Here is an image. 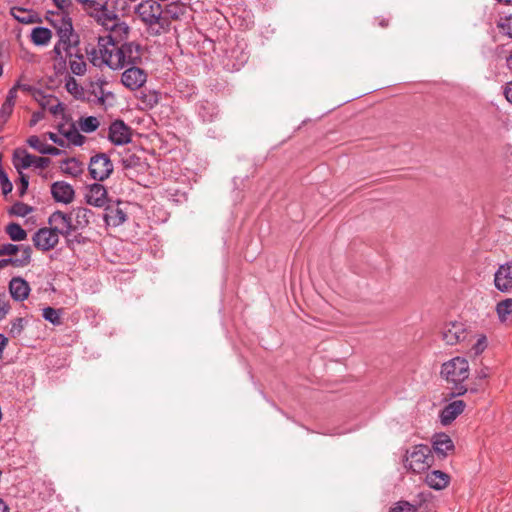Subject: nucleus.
<instances>
[{
	"label": "nucleus",
	"instance_id": "1",
	"mask_svg": "<svg viewBox=\"0 0 512 512\" xmlns=\"http://www.w3.org/2000/svg\"><path fill=\"white\" fill-rule=\"evenodd\" d=\"M94 66L106 65L112 70L125 69L142 62V47L135 42L112 43L109 40H98L96 48L88 52Z\"/></svg>",
	"mask_w": 512,
	"mask_h": 512
},
{
	"label": "nucleus",
	"instance_id": "2",
	"mask_svg": "<svg viewBox=\"0 0 512 512\" xmlns=\"http://www.w3.org/2000/svg\"><path fill=\"white\" fill-rule=\"evenodd\" d=\"M50 25L58 36V42L53 48L56 58H63V54L69 57V68L77 76H82L87 71V64L82 55L73 54L72 50L79 44V36L74 31L72 19L64 13H53L49 18Z\"/></svg>",
	"mask_w": 512,
	"mask_h": 512
},
{
	"label": "nucleus",
	"instance_id": "3",
	"mask_svg": "<svg viewBox=\"0 0 512 512\" xmlns=\"http://www.w3.org/2000/svg\"><path fill=\"white\" fill-rule=\"evenodd\" d=\"M434 462L432 450L427 445H415L406 451L404 467L413 473L427 471Z\"/></svg>",
	"mask_w": 512,
	"mask_h": 512
},
{
	"label": "nucleus",
	"instance_id": "4",
	"mask_svg": "<svg viewBox=\"0 0 512 512\" xmlns=\"http://www.w3.org/2000/svg\"><path fill=\"white\" fill-rule=\"evenodd\" d=\"M441 375L448 382L461 383L469 376V363L462 357L452 358L442 365Z\"/></svg>",
	"mask_w": 512,
	"mask_h": 512
},
{
	"label": "nucleus",
	"instance_id": "5",
	"mask_svg": "<svg viewBox=\"0 0 512 512\" xmlns=\"http://www.w3.org/2000/svg\"><path fill=\"white\" fill-rule=\"evenodd\" d=\"M135 13L149 26L158 24L162 17V6L156 0H144L135 8Z\"/></svg>",
	"mask_w": 512,
	"mask_h": 512
},
{
	"label": "nucleus",
	"instance_id": "6",
	"mask_svg": "<svg viewBox=\"0 0 512 512\" xmlns=\"http://www.w3.org/2000/svg\"><path fill=\"white\" fill-rule=\"evenodd\" d=\"M89 172L93 179L104 181L113 172V164L106 154L100 153L91 157Z\"/></svg>",
	"mask_w": 512,
	"mask_h": 512
},
{
	"label": "nucleus",
	"instance_id": "7",
	"mask_svg": "<svg viewBox=\"0 0 512 512\" xmlns=\"http://www.w3.org/2000/svg\"><path fill=\"white\" fill-rule=\"evenodd\" d=\"M146 81L147 73L138 65H131L125 68L121 76L122 84L132 91L141 88Z\"/></svg>",
	"mask_w": 512,
	"mask_h": 512
},
{
	"label": "nucleus",
	"instance_id": "8",
	"mask_svg": "<svg viewBox=\"0 0 512 512\" xmlns=\"http://www.w3.org/2000/svg\"><path fill=\"white\" fill-rule=\"evenodd\" d=\"M50 228L55 230L58 235L69 236L73 232V219L70 214L62 211L53 212L48 219Z\"/></svg>",
	"mask_w": 512,
	"mask_h": 512
},
{
	"label": "nucleus",
	"instance_id": "9",
	"mask_svg": "<svg viewBox=\"0 0 512 512\" xmlns=\"http://www.w3.org/2000/svg\"><path fill=\"white\" fill-rule=\"evenodd\" d=\"M34 246L42 251L53 249L59 242V235L51 228H41L32 238Z\"/></svg>",
	"mask_w": 512,
	"mask_h": 512
},
{
	"label": "nucleus",
	"instance_id": "10",
	"mask_svg": "<svg viewBox=\"0 0 512 512\" xmlns=\"http://www.w3.org/2000/svg\"><path fill=\"white\" fill-rule=\"evenodd\" d=\"M442 339L448 345H455L466 338V326L462 322L453 321L444 325Z\"/></svg>",
	"mask_w": 512,
	"mask_h": 512
},
{
	"label": "nucleus",
	"instance_id": "11",
	"mask_svg": "<svg viewBox=\"0 0 512 512\" xmlns=\"http://www.w3.org/2000/svg\"><path fill=\"white\" fill-rule=\"evenodd\" d=\"M494 286L502 293L512 290V262H506L497 268L494 274Z\"/></svg>",
	"mask_w": 512,
	"mask_h": 512
},
{
	"label": "nucleus",
	"instance_id": "12",
	"mask_svg": "<svg viewBox=\"0 0 512 512\" xmlns=\"http://www.w3.org/2000/svg\"><path fill=\"white\" fill-rule=\"evenodd\" d=\"M109 140L115 145H124L131 141V129L123 121L116 120L109 127Z\"/></svg>",
	"mask_w": 512,
	"mask_h": 512
},
{
	"label": "nucleus",
	"instance_id": "13",
	"mask_svg": "<svg viewBox=\"0 0 512 512\" xmlns=\"http://www.w3.org/2000/svg\"><path fill=\"white\" fill-rule=\"evenodd\" d=\"M102 5H94L88 11L96 21L101 24L105 29H108L117 19V15L114 11H111L107 7L106 0H100Z\"/></svg>",
	"mask_w": 512,
	"mask_h": 512
},
{
	"label": "nucleus",
	"instance_id": "14",
	"mask_svg": "<svg viewBox=\"0 0 512 512\" xmlns=\"http://www.w3.org/2000/svg\"><path fill=\"white\" fill-rule=\"evenodd\" d=\"M51 195L56 202L70 204L75 197L73 187L65 181H56L51 185Z\"/></svg>",
	"mask_w": 512,
	"mask_h": 512
},
{
	"label": "nucleus",
	"instance_id": "15",
	"mask_svg": "<svg viewBox=\"0 0 512 512\" xmlns=\"http://www.w3.org/2000/svg\"><path fill=\"white\" fill-rule=\"evenodd\" d=\"M30 291L29 283L21 277H13L9 282V292L15 301L26 300Z\"/></svg>",
	"mask_w": 512,
	"mask_h": 512
},
{
	"label": "nucleus",
	"instance_id": "16",
	"mask_svg": "<svg viewBox=\"0 0 512 512\" xmlns=\"http://www.w3.org/2000/svg\"><path fill=\"white\" fill-rule=\"evenodd\" d=\"M107 30H109V34L104 37H99L98 40H109L112 43L121 44V42L128 37L130 28L126 23L120 22V20L117 19Z\"/></svg>",
	"mask_w": 512,
	"mask_h": 512
},
{
	"label": "nucleus",
	"instance_id": "17",
	"mask_svg": "<svg viewBox=\"0 0 512 512\" xmlns=\"http://www.w3.org/2000/svg\"><path fill=\"white\" fill-rule=\"evenodd\" d=\"M465 402L462 400H455L446 405L440 413V422L443 425L451 424L465 409Z\"/></svg>",
	"mask_w": 512,
	"mask_h": 512
},
{
	"label": "nucleus",
	"instance_id": "18",
	"mask_svg": "<svg viewBox=\"0 0 512 512\" xmlns=\"http://www.w3.org/2000/svg\"><path fill=\"white\" fill-rule=\"evenodd\" d=\"M86 202L95 207H104L107 203V191L101 184L91 185L85 195Z\"/></svg>",
	"mask_w": 512,
	"mask_h": 512
},
{
	"label": "nucleus",
	"instance_id": "19",
	"mask_svg": "<svg viewBox=\"0 0 512 512\" xmlns=\"http://www.w3.org/2000/svg\"><path fill=\"white\" fill-rule=\"evenodd\" d=\"M432 444L434 451L443 457L447 456L454 449L453 441L444 433L436 434L433 437Z\"/></svg>",
	"mask_w": 512,
	"mask_h": 512
},
{
	"label": "nucleus",
	"instance_id": "20",
	"mask_svg": "<svg viewBox=\"0 0 512 512\" xmlns=\"http://www.w3.org/2000/svg\"><path fill=\"white\" fill-rule=\"evenodd\" d=\"M27 144L41 154L58 156L62 153L60 149L45 143L36 135L30 136L27 139Z\"/></svg>",
	"mask_w": 512,
	"mask_h": 512
},
{
	"label": "nucleus",
	"instance_id": "21",
	"mask_svg": "<svg viewBox=\"0 0 512 512\" xmlns=\"http://www.w3.org/2000/svg\"><path fill=\"white\" fill-rule=\"evenodd\" d=\"M104 220L108 225L117 227L126 221V213L118 205L107 206Z\"/></svg>",
	"mask_w": 512,
	"mask_h": 512
},
{
	"label": "nucleus",
	"instance_id": "22",
	"mask_svg": "<svg viewBox=\"0 0 512 512\" xmlns=\"http://www.w3.org/2000/svg\"><path fill=\"white\" fill-rule=\"evenodd\" d=\"M70 215H73V231H75L77 229H83L89 225L93 212L85 207H77L73 209Z\"/></svg>",
	"mask_w": 512,
	"mask_h": 512
},
{
	"label": "nucleus",
	"instance_id": "23",
	"mask_svg": "<svg viewBox=\"0 0 512 512\" xmlns=\"http://www.w3.org/2000/svg\"><path fill=\"white\" fill-rule=\"evenodd\" d=\"M495 312L501 324L512 323V298L499 301L495 306Z\"/></svg>",
	"mask_w": 512,
	"mask_h": 512
},
{
	"label": "nucleus",
	"instance_id": "24",
	"mask_svg": "<svg viewBox=\"0 0 512 512\" xmlns=\"http://www.w3.org/2000/svg\"><path fill=\"white\" fill-rule=\"evenodd\" d=\"M425 481L429 487L436 490H441L447 487L450 481V477L448 474L440 470H434L426 475Z\"/></svg>",
	"mask_w": 512,
	"mask_h": 512
},
{
	"label": "nucleus",
	"instance_id": "25",
	"mask_svg": "<svg viewBox=\"0 0 512 512\" xmlns=\"http://www.w3.org/2000/svg\"><path fill=\"white\" fill-rule=\"evenodd\" d=\"M33 159L34 155L28 153L25 149H16L13 153V164L18 172L32 167Z\"/></svg>",
	"mask_w": 512,
	"mask_h": 512
},
{
	"label": "nucleus",
	"instance_id": "26",
	"mask_svg": "<svg viewBox=\"0 0 512 512\" xmlns=\"http://www.w3.org/2000/svg\"><path fill=\"white\" fill-rule=\"evenodd\" d=\"M12 258H8V264L15 267H25L31 261V248L29 246L19 245V250L16 254H12Z\"/></svg>",
	"mask_w": 512,
	"mask_h": 512
},
{
	"label": "nucleus",
	"instance_id": "27",
	"mask_svg": "<svg viewBox=\"0 0 512 512\" xmlns=\"http://www.w3.org/2000/svg\"><path fill=\"white\" fill-rule=\"evenodd\" d=\"M31 41L37 46H46L52 38V32L46 27H35L31 32Z\"/></svg>",
	"mask_w": 512,
	"mask_h": 512
},
{
	"label": "nucleus",
	"instance_id": "28",
	"mask_svg": "<svg viewBox=\"0 0 512 512\" xmlns=\"http://www.w3.org/2000/svg\"><path fill=\"white\" fill-rule=\"evenodd\" d=\"M10 14L14 19L23 24L33 23L37 17L33 10L22 7H12L10 9Z\"/></svg>",
	"mask_w": 512,
	"mask_h": 512
},
{
	"label": "nucleus",
	"instance_id": "29",
	"mask_svg": "<svg viewBox=\"0 0 512 512\" xmlns=\"http://www.w3.org/2000/svg\"><path fill=\"white\" fill-rule=\"evenodd\" d=\"M63 173L68 174L72 177H78L83 172L82 163L76 158H68L61 162L60 166Z\"/></svg>",
	"mask_w": 512,
	"mask_h": 512
},
{
	"label": "nucleus",
	"instance_id": "30",
	"mask_svg": "<svg viewBox=\"0 0 512 512\" xmlns=\"http://www.w3.org/2000/svg\"><path fill=\"white\" fill-rule=\"evenodd\" d=\"M5 231L13 241H22L27 238V232L18 223H9Z\"/></svg>",
	"mask_w": 512,
	"mask_h": 512
},
{
	"label": "nucleus",
	"instance_id": "31",
	"mask_svg": "<svg viewBox=\"0 0 512 512\" xmlns=\"http://www.w3.org/2000/svg\"><path fill=\"white\" fill-rule=\"evenodd\" d=\"M78 125L82 132L92 133L98 129L100 121L94 116L82 117L79 119Z\"/></svg>",
	"mask_w": 512,
	"mask_h": 512
},
{
	"label": "nucleus",
	"instance_id": "32",
	"mask_svg": "<svg viewBox=\"0 0 512 512\" xmlns=\"http://www.w3.org/2000/svg\"><path fill=\"white\" fill-rule=\"evenodd\" d=\"M60 132L73 145L81 146L85 142V137L83 135H81L79 133V131L74 126H71L67 130H60Z\"/></svg>",
	"mask_w": 512,
	"mask_h": 512
},
{
	"label": "nucleus",
	"instance_id": "33",
	"mask_svg": "<svg viewBox=\"0 0 512 512\" xmlns=\"http://www.w3.org/2000/svg\"><path fill=\"white\" fill-rule=\"evenodd\" d=\"M61 314H62L61 309L45 307L43 309L42 316L46 321L52 323L53 325H60V324H62Z\"/></svg>",
	"mask_w": 512,
	"mask_h": 512
},
{
	"label": "nucleus",
	"instance_id": "34",
	"mask_svg": "<svg viewBox=\"0 0 512 512\" xmlns=\"http://www.w3.org/2000/svg\"><path fill=\"white\" fill-rule=\"evenodd\" d=\"M66 90L75 98L80 99L84 97V89L78 84L75 78L69 77L65 83Z\"/></svg>",
	"mask_w": 512,
	"mask_h": 512
},
{
	"label": "nucleus",
	"instance_id": "35",
	"mask_svg": "<svg viewBox=\"0 0 512 512\" xmlns=\"http://www.w3.org/2000/svg\"><path fill=\"white\" fill-rule=\"evenodd\" d=\"M33 98L38 102V104L42 107L43 110H47V108L52 103V99H55L56 97L50 94H45L41 90H35L33 92Z\"/></svg>",
	"mask_w": 512,
	"mask_h": 512
},
{
	"label": "nucleus",
	"instance_id": "36",
	"mask_svg": "<svg viewBox=\"0 0 512 512\" xmlns=\"http://www.w3.org/2000/svg\"><path fill=\"white\" fill-rule=\"evenodd\" d=\"M121 163L126 169L135 168L140 165V158L134 153L126 151L121 156Z\"/></svg>",
	"mask_w": 512,
	"mask_h": 512
},
{
	"label": "nucleus",
	"instance_id": "37",
	"mask_svg": "<svg viewBox=\"0 0 512 512\" xmlns=\"http://www.w3.org/2000/svg\"><path fill=\"white\" fill-rule=\"evenodd\" d=\"M32 212V208L25 203L17 202L9 210L11 215L25 217Z\"/></svg>",
	"mask_w": 512,
	"mask_h": 512
},
{
	"label": "nucleus",
	"instance_id": "38",
	"mask_svg": "<svg viewBox=\"0 0 512 512\" xmlns=\"http://www.w3.org/2000/svg\"><path fill=\"white\" fill-rule=\"evenodd\" d=\"M488 346L487 337L483 334L477 336L475 344L471 347V351L475 356L482 354Z\"/></svg>",
	"mask_w": 512,
	"mask_h": 512
},
{
	"label": "nucleus",
	"instance_id": "39",
	"mask_svg": "<svg viewBox=\"0 0 512 512\" xmlns=\"http://www.w3.org/2000/svg\"><path fill=\"white\" fill-rule=\"evenodd\" d=\"M25 326V320L21 317L15 318L13 321H11V327L9 330V334L16 338L21 335L23 329Z\"/></svg>",
	"mask_w": 512,
	"mask_h": 512
},
{
	"label": "nucleus",
	"instance_id": "40",
	"mask_svg": "<svg viewBox=\"0 0 512 512\" xmlns=\"http://www.w3.org/2000/svg\"><path fill=\"white\" fill-rule=\"evenodd\" d=\"M498 27L504 34L512 37V15L501 18Z\"/></svg>",
	"mask_w": 512,
	"mask_h": 512
},
{
	"label": "nucleus",
	"instance_id": "41",
	"mask_svg": "<svg viewBox=\"0 0 512 512\" xmlns=\"http://www.w3.org/2000/svg\"><path fill=\"white\" fill-rule=\"evenodd\" d=\"M159 99V94L156 91H150L144 94L142 97L143 102L150 108L156 106L159 102Z\"/></svg>",
	"mask_w": 512,
	"mask_h": 512
},
{
	"label": "nucleus",
	"instance_id": "42",
	"mask_svg": "<svg viewBox=\"0 0 512 512\" xmlns=\"http://www.w3.org/2000/svg\"><path fill=\"white\" fill-rule=\"evenodd\" d=\"M52 103L47 108V110L53 115V116H59L64 113L65 107L64 105L59 101V99L56 97L55 99L51 100Z\"/></svg>",
	"mask_w": 512,
	"mask_h": 512
},
{
	"label": "nucleus",
	"instance_id": "43",
	"mask_svg": "<svg viewBox=\"0 0 512 512\" xmlns=\"http://www.w3.org/2000/svg\"><path fill=\"white\" fill-rule=\"evenodd\" d=\"M0 184L3 194L7 195L12 191V183L9 181L7 174L2 170H0Z\"/></svg>",
	"mask_w": 512,
	"mask_h": 512
},
{
	"label": "nucleus",
	"instance_id": "44",
	"mask_svg": "<svg viewBox=\"0 0 512 512\" xmlns=\"http://www.w3.org/2000/svg\"><path fill=\"white\" fill-rule=\"evenodd\" d=\"M19 250V245L6 243L0 245V256L16 254Z\"/></svg>",
	"mask_w": 512,
	"mask_h": 512
},
{
	"label": "nucleus",
	"instance_id": "45",
	"mask_svg": "<svg viewBox=\"0 0 512 512\" xmlns=\"http://www.w3.org/2000/svg\"><path fill=\"white\" fill-rule=\"evenodd\" d=\"M50 163H51V160L49 158L37 157L34 155L32 167H35L38 169H45L50 165Z\"/></svg>",
	"mask_w": 512,
	"mask_h": 512
},
{
	"label": "nucleus",
	"instance_id": "46",
	"mask_svg": "<svg viewBox=\"0 0 512 512\" xmlns=\"http://www.w3.org/2000/svg\"><path fill=\"white\" fill-rule=\"evenodd\" d=\"M391 512H416V508L408 502H399Z\"/></svg>",
	"mask_w": 512,
	"mask_h": 512
},
{
	"label": "nucleus",
	"instance_id": "47",
	"mask_svg": "<svg viewBox=\"0 0 512 512\" xmlns=\"http://www.w3.org/2000/svg\"><path fill=\"white\" fill-rule=\"evenodd\" d=\"M10 310V304L4 295H0V321L3 320Z\"/></svg>",
	"mask_w": 512,
	"mask_h": 512
},
{
	"label": "nucleus",
	"instance_id": "48",
	"mask_svg": "<svg viewBox=\"0 0 512 512\" xmlns=\"http://www.w3.org/2000/svg\"><path fill=\"white\" fill-rule=\"evenodd\" d=\"M13 108H14V106L3 103L1 106V109H0V117L8 120L13 112Z\"/></svg>",
	"mask_w": 512,
	"mask_h": 512
},
{
	"label": "nucleus",
	"instance_id": "49",
	"mask_svg": "<svg viewBox=\"0 0 512 512\" xmlns=\"http://www.w3.org/2000/svg\"><path fill=\"white\" fill-rule=\"evenodd\" d=\"M16 98H17V88L13 87L9 90L4 103L14 106L15 102H16Z\"/></svg>",
	"mask_w": 512,
	"mask_h": 512
},
{
	"label": "nucleus",
	"instance_id": "50",
	"mask_svg": "<svg viewBox=\"0 0 512 512\" xmlns=\"http://www.w3.org/2000/svg\"><path fill=\"white\" fill-rule=\"evenodd\" d=\"M44 112L43 111H36L32 114L30 119V126H35L39 121H41L44 118Z\"/></svg>",
	"mask_w": 512,
	"mask_h": 512
},
{
	"label": "nucleus",
	"instance_id": "51",
	"mask_svg": "<svg viewBox=\"0 0 512 512\" xmlns=\"http://www.w3.org/2000/svg\"><path fill=\"white\" fill-rule=\"evenodd\" d=\"M53 2L55 3V5L60 9V11L58 13H64L66 15V13L63 11L65 7L68 6V3H69V0H53ZM54 12H52L50 15H52ZM67 16L69 17V15L67 14ZM51 16L47 17V20L49 21V18Z\"/></svg>",
	"mask_w": 512,
	"mask_h": 512
},
{
	"label": "nucleus",
	"instance_id": "52",
	"mask_svg": "<svg viewBox=\"0 0 512 512\" xmlns=\"http://www.w3.org/2000/svg\"><path fill=\"white\" fill-rule=\"evenodd\" d=\"M46 135L53 143H55L59 146H64V144H65L64 140L62 138L58 137L57 134H55L53 132H48V133H46Z\"/></svg>",
	"mask_w": 512,
	"mask_h": 512
},
{
	"label": "nucleus",
	"instance_id": "53",
	"mask_svg": "<svg viewBox=\"0 0 512 512\" xmlns=\"http://www.w3.org/2000/svg\"><path fill=\"white\" fill-rule=\"evenodd\" d=\"M504 95L507 101L512 104V81L506 84L504 88Z\"/></svg>",
	"mask_w": 512,
	"mask_h": 512
},
{
	"label": "nucleus",
	"instance_id": "54",
	"mask_svg": "<svg viewBox=\"0 0 512 512\" xmlns=\"http://www.w3.org/2000/svg\"><path fill=\"white\" fill-rule=\"evenodd\" d=\"M20 173V181H21V188H20V194L23 195L24 192L27 190L28 188V178L27 176H25L24 174H22L21 172Z\"/></svg>",
	"mask_w": 512,
	"mask_h": 512
},
{
	"label": "nucleus",
	"instance_id": "55",
	"mask_svg": "<svg viewBox=\"0 0 512 512\" xmlns=\"http://www.w3.org/2000/svg\"><path fill=\"white\" fill-rule=\"evenodd\" d=\"M490 376V369L488 367H482L477 371L478 379H486Z\"/></svg>",
	"mask_w": 512,
	"mask_h": 512
},
{
	"label": "nucleus",
	"instance_id": "56",
	"mask_svg": "<svg viewBox=\"0 0 512 512\" xmlns=\"http://www.w3.org/2000/svg\"><path fill=\"white\" fill-rule=\"evenodd\" d=\"M77 1L84 4L86 10H89L94 5H102L100 0H77Z\"/></svg>",
	"mask_w": 512,
	"mask_h": 512
},
{
	"label": "nucleus",
	"instance_id": "57",
	"mask_svg": "<svg viewBox=\"0 0 512 512\" xmlns=\"http://www.w3.org/2000/svg\"><path fill=\"white\" fill-rule=\"evenodd\" d=\"M8 344V339L0 333V358L2 357L3 351Z\"/></svg>",
	"mask_w": 512,
	"mask_h": 512
},
{
	"label": "nucleus",
	"instance_id": "58",
	"mask_svg": "<svg viewBox=\"0 0 512 512\" xmlns=\"http://www.w3.org/2000/svg\"><path fill=\"white\" fill-rule=\"evenodd\" d=\"M0 512H9L8 506L5 502L0 498Z\"/></svg>",
	"mask_w": 512,
	"mask_h": 512
},
{
	"label": "nucleus",
	"instance_id": "59",
	"mask_svg": "<svg viewBox=\"0 0 512 512\" xmlns=\"http://www.w3.org/2000/svg\"><path fill=\"white\" fill-rule=\"evenodd\" d=\"M507 67L509 70L512 71V50H511L509 57L507 58Z\"/></svg>",
	"mask_w": 512,
	"mask_h": 512
},
{
	"label": "nucleus",
	"instance_id": "60",
	"mask_svg": "<svg viewBox=\"0 0 512 512\" xmlns=\"http://www.w3.org/2000/svg\"><path fill=\"white\" fill-rule=\"evenodd\" d=\"M9 264H8V261L7 259H2L0 260V269L1 268H4V267H7Z\"/></svg>",
	"mask_w": 512,
	"mask_h": 512
},
{
	"label": "nucleus",
	"instance_id": "61",
	"mask_svg": "<svg viewBox=\"0 0 512 512\" xmlns=\"http://www.w3.org/2000/svg\"><path fill=\"white\" fill-rule=\"evenodd\" d=\"M7 121H8V120L3 119V118H1V117H0V131H2V130H3V128H4V126H5V124H6V122H7Z\"/></svg>",
	"mask_w": 512,
	"mask_h": 512
},
{
	"label": "nucleus",
	"instance_id": "62",
	"mask_svg": "<svg viewBox=\"0 0 512 512\" xmlns=\"http://www.w3.org/2000/svg\"><path fill=\"white\" fill-rule=\"evenodd\" d=\"M466 391H467L466 389H464L463 387H461V388L459 389V391L457 392V394H458V395H462V394H464Z\"/></svg>",
	"mask_w": 512,
	"mask_h": 512
},
{
	"label": "nucleus",
	"instance_id": "63",
	"mask_svg": "<svg viewBox=\"0 0 512 512\" xmlns=\"http://www.w3.org/2000/svg\"><path fill=\"white\" fill-rule=\"evenodd\" d=\"M499 2H503L505 4H512V0H498Z\"/></svg>",
	"mask_w": 512,
	"mask_h": 512
},
{
	"label": "nucleus",
	"instance_id": "64",
	"mask_svg": "<svg viewBox=\"0 0 512 512\" xmlns=\"http://www.w3.org/2000/svg\"><path fill=\"white\" fill-rule=\"evenodd\" d=\"M103 84H104V82H103V81H101V82H100V84H99V87H100V90H101V91H102V85H103Z\"/></svg>",
	"mask_w": 512,
	"mask_h": 512
}]
</instances>
